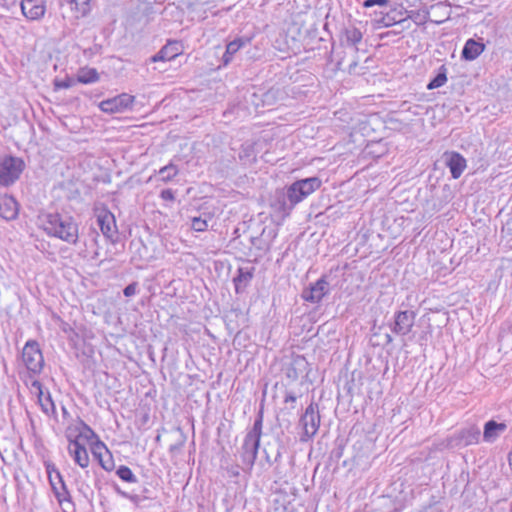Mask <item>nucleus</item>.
<instances>
[{
	"label": "nucleus",
	"mask_w": 512,
	"mask_h": 512,
	"mask_svg": "<svg viewBox=\"0 0 512 512\" xmlns=\"http://www.w3.org/2000/svg\"><path fill=\"white\" fill-rule=\"evenodd\" d=\"M41 228L45 233L68 244L75 245L79 238V227L70 215L46 213L39 217Z\"/></svg>",
	"instance_id": "nucleus-1"
},
{
	"label": "nucleus",
	"mask_w": 512,
	"mask_h": 512,
	"mask_svg": "<svg viewBox=\"0 0 512 512\" xmlns=\"http://www.w3.org/2000/svg\"><path fill=\"white\" fill-rule=\"evenodd\" d=\"M321 180L318 177H310L298 180L291 184L287 189V198L290 205L287 206L284 196L280 202V210L288 215L293 207L315 192L321 186Z\"/></svg>",
	"instance_id": "nucleus-2"
},
{
	"label": "nucleus",
	"mask_w": 512,
	"mask_h": 512,
	"mask_svg": "<svg viewBox=\"0 0 512 512\" xmlns=\"http://www.w3.org/2000/svg\"><path fill=\"white\" fill-rule=\"evenodd\" d=\"M262 424L263 416L262 414H259V416L255 419L252 428L247 432V434L244 437L240 454L243 463L248 468H252L257 459L260 438L262 435Z\"/></svg>",
	"instance_id": "nucleus-3"
},
{
	"label": "nucleus",
	"mask_w": 512,
	"mask_h": 512,
	"mask_svg": "<svg viewBox=\"0 0 512 512\" xmlns=\"http://www.w3.org/2000/svg\"><path fill=\"white\" fill-rule=\"evenodd\" d=\"M25 168L24 161L15 156L0 157V185L10 186L15 183Z\"/></svg>",
	"instance_id": "nucleus-4"
},
{
	"label": "nucleus",
	"mask_w": 512,
	"mask_h": 512,
	"mask_svg": "<svg viewBox=\"0 0 512 512\" xmlns=\"http://www.w3.org/2000/svg\"><path fill=\"white\" fill-rule=\"evenodd\" d=\"M46 472L52 491L60 506L72 505L71 495L59 470L53 463H46Z\"/></svg>",
	"instance_id": "nucleus-5"
},
{
	"label": "nucleus",
	"mask_w": 512,
	"mask_h": 512,
	"mask_svg": "<svg viewBox=\"0 0 512 512\" xmlns=\"http://www.w3.org/2000/svg\"><path fill=\"white\" fill-rule=\"evenodd\" d=\"M22 361L32 374L41 373L44 367V358L39 344L35 340H29L22 350Z\"/></svg>",
	"instance_id": "nucleus-6"
},
{
	"label": "nucleus",
	"mask_w": 512,
	"mask_h": 512,
	"mask_svg": "<svg viewBox=\"0 0 512 512\" xmlns=\"http://www.w3.org/2000/svg\"><path fill=\"white\" fill-rule=\"evenodd\" d=\"M300 425L303 429L302 441L311 439L317 433L320 426V414L318 404L312 402L300 418Z\"/></svg>",
	"instance_id": "nucleus-7"
},
{
	"label": "nucleus",
	"mask_w": 512,
	"mask_h": 512,
	"mask_svg": "<svg viewBox=\"0 0 512 512\" xmlns=\"http://www.w3.org/2000/svg\"><path fill=\"white\" fill-rule=\"evenodd\" d=\"M134 101V96L127 93H122L113 98L101 101L99 108L102 112L108 114L122 113L128 109H131Z\"/></svg>",
	"instance_id": "nucleus-8"
},
{
	"label": "nucleus",
	"mask_w": 512,
	"mask_h": 512,
	"mask_svg": "<svg viewBox=\"0 0 512 512\" xmlns=\"http://www.w3.org/2000/svg\"><path fill=\"white\" fill-rule=\"evenodd\" d=\"M416 314L411 310H404L395 313L394 322L391 324L393 333L399 336H406L409 334L414 326Z\"/></svg>",
	"instance_id": "nucleus-9"
},
{
	"label": "nucleus",
	"mask_w": 512,
	"mask_h": 512,
	"mask_svg": "<svg viewBox=\"0 0 512 512\" xmlns=\"http://www.w3.org/2000/svg\"><path fill=\"white\" fill-rule=\"evenodd\" d=\"M96 218L102 234L106 238L112 239L113 236L117 233L114 214L107 208H100L96 210Z\"/></svg>",
	"instance_id": "nucleus-10"
},
{
	"label": "nucleus",
	"mask_w": 512,
	"mask_h": 512,
	"mask_svg": "<svg viewBox=\"0 0 512 512\" xmlns=\"http://www.w3.org/2000/svg\"><path fill=\"white\" fill-rule=\"evenodd\" d=\"M91 453L105 471H112L115 467L114 459L107 446L101 440L91 444Z\"/></svg>",
	"instance_id": "nucleus-11"
},
{
	"label": "nucleus",
	"mask_w": 512,
	"mask_h": 512,
	"mask_svg": "<svg viewBox=\"0 0 512 512\" xmlns=\"http://www.w3.org/2000/svg\"><path fill=\"white\" fill-rule=\"evenodd\" d=\"M183 53V45L180 41L169 40L155 55L150 58V61L167 62L175 59Z\"/></svg>",
	"instance_id": "nucleus-12"
},
{
	"label": "nucleus",
	"mask_w": 512,
	"mask_h": 512,
	"mask_svg": "<svg viewBox=\"0 0 512 512\" xmlns=\"http://www.w3.org/2000/svg\"><path fill=\"white\" fill-rule=\"evenodd\" d=\"M445 165L449 168L453 179H458L467 167L466 159L456 151H446L443 154Z\"/></svg>",
	"instance_id": "nucleus-13"
},
{
	"label": "nucleus",
	"mask_w": 512,
	"mask_h": 512,
	"mask_svg": "<svg viewBox=\"0 0 512 512\" xmlns=\"http://www.w3.org/2000/svg\"><path fill=\"white\" fill-rule=\"evenodd\" d=\"M31 392L36 395L41 410L46 415L55 413V405L49 391H44L42 384L38 380L31 383Z\"/></svg>",
	"instance_id": "nucleus-14"
},
{
	"label": "nucleus",
	"mask_w": 512,
	"mask_h": 512,
	"mask_svg": "<svg viewBox=\"0 0 512 512\" xmlns=\"http://www.w3.org/2000/svg\"><path fill=\"white\" fill-rule=\"evenodd\" d=\"M20 6L22 14L31 21L42 19L46 12L44 0H22Z\"/></svg>",
	"instance_id": "nucleus-15"
},
{
	"label": "nucleus",
	"mask_w": 512,
	"mask_h": 512,
	"mask_svg": "<svg viewBox=\"0 0 512 512\" xmlns=\"http://www.w3.org/2000/svg\"><path fill=\"white\" fill-rule=\"evenodd\" d=\"M328 285L324 278H320L309 289L304 290L302 296L306 301L318 303L327 294Z\"/></svg>",
	"instance_id": "nucleus-16"
},
{
	"label": "nucleus",
	"mask_w": 512,
	"mask_h": 512,
	"mask_svg": "<svg viewBox=\"0 0 512 512\" xmlns=\"http://www.w3.org/2000/svg\"><path fill=\"white\" fill-rule=\"evenodd\" d=\"M485 44L480 40L477 41L473 38L466 40L461 51V58L466 61H473L477 59L484 51Z\"/></svg>",
	"instance_id": "nucleus-17"
},
{
	"label": "nucleus",
	"mask_w": 512,
	"mask_h": 512,
	"mask_svg": "<svg viewBox=\"0 0 512 512\" xmlns=\"http://www.w3.org/2000/svg\"><path fill=\"white\" fill-rule=\"evenodd\" d=\"M19 213V205L14 197L0 196V217L5 220H13Z\"/></svg>",
	"instance_id": "nucleus-18"
},
{
	"label": "nucleus",
	"mask_w": 512,
	"mask_h": 512,
	"mask_svg": "<svg viewBox=\"0 0 512 512\" xmlns=\"http://www.w3.org/2000/svg\"><path fill=\"white\" fill-rule=\"evenodd\" d=\"M307 361L304 356L297 355L292 358L291 362L285 368V375L291 381H296L307 368Z\"/></svg>",
	"instance_id": "nucleus-19"
},
{
	"label": "nucleus",
	"mask_w": 512,
	"mask_h": 512,
	"mask_svg": "<svg viewBox=\"0 0 512 512\" xmlns=\"http://www.w3.org/2000/svg\"><path fill=\"white\" fill-rule=\"evenodd\" d=\"M68 453L73 458L74 462L81 468H87L89 466V455L86 447L83 443L75 442L68 444Z\"/></svg>",
	"instance_id": "nucleus-20"
},
{
	"label": "nucleus",
	"mask_w": 512,
	"mask_h": 512,
	"mask_svg": "<svg viewBox=\"0 0 512 512\" xmlns=\"http://www.w3.org/2000/svg\"><path fill=\"white\" fill-rule=\"evenodd\" d=\"M480 434V429L475 425L463 428L457 433L458 444L463 446L477 444L480 439Z\"/></svg>",
	"instance_id": "nucleus-21"
},
{
	"label": "nucleus",
	"mask_w": 512,
	"mask_h": 512,
	"mask_svg": "<svg viewBox=\"0 0 512 512\" xmlns=\"http://www.w3.org/2000/svg\"><path fill=\"white\" fill-rule=\"evenodd\" d=\"M506 430V424L488 421L484 426L483 439L485 442H494Z\"/></svg>",
	"instance_id": "nucleus-22"
},
{
	"label": "nucleus",
	"mask_w": 512,
	"mask_h": 512,
	"mask_svg": "<svg viewBox=\"0 0 512 512\" xmlns=\"http://www.w3.org/2000/svg\"><path fill=\"white\" fill-rule=\"evenodd\" d=\"M253 267H240L238 274L234 278L235 290L237 293L242 292L253 278Z\"/></svg>",
	"instance_id": "nucleus-23"
},
{
	"label": "nucleus",
	"mask_w": 512,
	"mask_h": 512,
	"mask_svg": "<svg viewBox=\"0 0 512 512\" xmlns=\"http://www.w3.org/2000/svg\"><path fill=\"white\" fill-rule=\"evenodd\" d=\"M249 39L245 38H237L231 42H229L226 46V51L223 55V63L224 65H228L232 59L233 56L244 46H246L249 43Z\"/></svg>",
	"instance_id": "nucleus-24"
},
{
	"label": "nucleus",
	"mask_w": 512,
	"mask_h": 512,
	"mask_svg": "<svg viewBox=\"0 0 512 512\" xmlns=\"http://www.w3.org/2000/svg\"><path fill=\"white\" fill-rule=\"evenodd\" d=\"M78 425H80L81 432L79 435V443L86 442L91 447V444L97 440H100L98 435L93 431V429L87 425L83 420L78 421Z\"/></svg>",
	"instance_id": "nucleus-25"
},
{
	"label": "nucleus",
	"mask_w": 512,
	"mask_h": 512,
	"mask_svg": "<svg viewBox=\"0 0 512 512\" xmlns=\"http://www.w3.org/2000/svg\"><path fill=\"white\" fill-rule=\"evenodd\" d=\"M99 80V74L95 68H81L77 74V81L82 84L95 83Z\"/></svg>",
	"instance_id": "nucleus-26"
},
{
	"label": "nucleus",
	"mask_w": 512,
	"mask_h": 512,
	"mask_svg": "<svg viewBox=\"0 0 512 512\" xmlns=\"http://www.w3.org/2000/svg\"><path fill=\"white\" fill-rule=\"evenodd\" d=\"M178 172L179 170L177 166L170 162L169 164L163 166L158 170V175L160 176V181L167 183L174 179L177 176Z\"/></svg>",
	"instance_id": "nucleus-27"
},
{
	"label": "nucleus",
	"mask_w": 512,
	"mask_h": 512,
	"mask_svg": "<svg viewBox=\"0 0 512 512\" xmlns=\"http://www.w3.org/2000/svg\"><path fill=\"white\" fill-rule=\"evenodd\" d=\"M79 420L81 419L77 418L76 420H73L66 428L65 436L68 440V444L79 442V435L81 432L80 425H78Z\"/></svg>",
	"instance_id": "nucleus-28"
},
{
	"label": "nucleus",
	"mask_w": 512,
	"mask_h": 512,
	"mask_svg": "<svg viewBox=\"0 0 512 512\" xmlns=\"http://www.w3.org/2000/svg\"><path fill=\"white\" fill-rule=\"evenodd\" d=\"M447 82V68L442 65L439 68L438 74L427 85V88L432 90L443 86Z\"/></svg>",
	"instance_id": "nucleus-29"
},
{
	"label": "nucleus",
	"mask_w": 512,
	"mask_h": 512,
	"mask_svg": "<svg viewBox=\"0 0 512 512\" xmlns=\"http://www.w3.org/2000/svg\"><path fill=\"white\" fill-rule=\"evenodd\" d=\"M116 474L124 482H127V483H136L137 482V477L135 476V474L132 472V470L128 466H125V465L119 466L118 469L116 470Z\"/></svg>",
	"instance_id": "nucleus-30"
},
{
	"label": "nucleus",
	"mask_w": 512,
	"mask_h": 512,
	"mask_svg": "<svg viewBox=\"0 0 512 512\" xmlns=\"http://www.w3.org/2000/svg\"><path fill=\"white\" fill-rule=\"evenodd\" d=\"M211 217H193L191 220V228L196 232H204L208 229V221Z\"/></svg>",
	"instance_id": "nucleus-31"
},
{
	"label": "nucleus",
	"mask_w": 512,
	"mask_h": 512,
	"mask_svg": "<svg viewBox=\"0 0 512 512\" xmlns=\"http://www.w3.org/2000/svg\"><path fill=\"white\" fill-rule=\"evenodd\" d=\"M91 0H70V4L73 5L72 9H75L80 15L85 16L90 11Z\"/></svg>",
	"instance_id": "nucleus-32"
},
{
	"label": "nucleus",
	"mask_w": 512,
	"mask_h": 512,
	"mask_svg": "<svg viewBox=\"0 0 512 512\" xmlns=\"http://www.w3.org/2000/svg\"><path fill=\"white\" fill-rule=\"evenodd\" d=\"M362 33L357 28L348 29L346 31V40L351 45H357L362 40Z\"/></svg>",
	"instance_id": "nucleus-33"
},
{
	"label": "nucleus",
	"mask_w": 512,
	"mask_h": 512,
	"mask_svg": "<svg viewBox=\"0 0 512 512\" xmlns=\"http://www.w3.org/2000/svg\"><path fill=\"white\" fill-rule=\"evenodd\" d=\"M241 160L245 162H252L255 160L254 148L251 144H246L242 146V150L239 154Z\"/></svg>",
	"instance_id": "nucleus-34"
},
{
	"label": "nucleus",
	"mask_w": 512,
	"mask_h": 512,
	"mask_svg": "<svg viewBox=\"0 0 512 512\" xmlns=\"http://www.w3.org/2000/svg\"><path fill=\"white\" fill-rule=\"evenodd\" d=\"M401 21H402V19H396L395 17L391 16L390 14L385 15L381 19V23L385 27H390V26H392V25H394L396 23H399Z\"/></svg>",
	"instance_id": "nucleus-35"
},
{
	"label": "nucleus",
	"mask_w": 512,
	"mask_h": 512,
	"mask_svg": "<svg viewBox=\"0 0 512 512\" xmlns=\"http://www.w3.org/2000/svg\"><path fill=\"white\" fill-rule=\"evenodd\" d=\"M388 3H389V0H365L363 2V6L365 8H370V7H373L376 5L383 7V6H386Z\"/></svg>",
	"instance_id": "nucleus-36"
},
{
	"label": "nucleus",
	"mask_w": 512,
	"mask_h": 512,
	"mask_svg": "<svg viewBox=\"0 0 512 512\" xmlns=\"http://www.w3.org/2000/svg\"><path fill=\"white\" fill-rule=\"evenodd\" d=\"M137 292V283L133 282L129 285H127L124 290H123V293L126 297H131V296H134Z\"/></svg>",
	"instance_id": "nucleus-37"
},
{
	"label": "nucleus",
	"mask_w": 512,
	"mask_h": 512,
	"mask_svg": "<svg viewBox=\"0 0 512 512\" xmlns=\"http://www.w3.org/2000/svg\"><path fill=\"white\" fill-rule=\"evenodd\" d=\"M161 199L165 201H173L175 199L174 192L171 189H164L160 193Z\"/></svg>",
	"instance_id": "nucleus-38"
},
{
	"label": "nucleus",
	"mask_w": 512,
	"mask_h": 512,
	"mask_svg": "<svg viewBox=\"0 0 512 512\" xmlns=\"http://www.w3.org/2000/svg\"><path fill=\"white\" fill-rule=\"evenodd\" d=\"M57 88L67 89L71 87V81L70 80H64L61 82L56 83Z\"/></svg>",
	"instance_id": "nucleus-39"
},
{
	"label": "nucleus",
	"mask_w": 512,
	"mask_h": 512,
	"mask_svg": "<svg viewBox=\"0 0 512 512\" xmlns=\"http://www.w3.org/2000/svg\"><path fill=\"white\" fill-rule=\"evenodd\" d=\"M295 401H296V396L293 393L286 394V396L284 398L285 403H289V402L294 403Z\"/></svg>",
	"instance_id": "nucleus-40"
},
{
	"label": "nucleus",
	"mask_w": 512,
	"mask_h": 512,
	"mask_svg": "<svg viewBox=\"0 0 512 512\" xmlns=\"http://www.w3.org/2000/svg\"><path fill=\"white\" fill-rule=\"evenodd\" d=\"M116 491L123 497L125 498H130V496L128 495V493L124 492V491H121L119 488L116 489Z\"/></svg>",
	"instance_id": "nucleus-41"
},
{
	"label": "nucleus",
	"mask_w": 512,
	"mask_h": 512,
	"mask_svg": "<svg viewBox=\"0 0 512 512\" xmlns=\"http://www.w3.org/2000/svg\"><path fill=\"white\" fill-rule=\"evenodd\" d=\"M387 342L388 343L392 342V337L390 335H387Z\"/></svg>",
	"instance_id": "nucleus-42"
},
{
	"label": "nucleus",
	"mask_w": 512,
	"mask_h": 512,
	"mask_svg": "<svg viewBox=\"0 0 512 512\" xmlns=\"http://www.w3.org/2000/svg\"><path fill=\"white\" fill-rule=\"evenodd\" d=\"M400 511H401V509H396V510H395V512H400Z\"/></svg>",
	"instance_id": "nucleus-43"
}]
</instances>
